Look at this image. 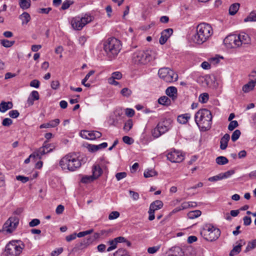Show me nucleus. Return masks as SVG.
<instances>
[{"label":"nucleus","mask_w":256,"mask_h":256,"mask_svg":"<svg viewBox=\"0 0 256 256\" xmlns=\"http://www.w3.org/2000/svg\"><path fill=\"white\" fill-rule=\"evenodd\" d=\"M213 29L210 24L202 22L198 25L196 33L192 37L193 41L198 44H202L212 36Z\"/></svg>","instance_id":"1"},{"label":"nucleus","mask_w":256,"mask_h":256,"mask_svg":"<svg viewBox=\"0 0 256 256\" xmlns=\"http://www.w3.org/2000/svg\"><path fill=\"white\" fill-rule=\"evenodd\" d=\"M211 112L206 108L198 110L194 115V120L200 130L206 132L211 128L212 124Z\"/></svg>","instance_id":"2"},{"label":"nucleus","mask_w":256,"mask_h":256,"mask_svg":"<svg viewBox=\"0 0 256 256\" xmlns=\"http://www.w3.org/2000/svg\"><path fill=\"white\" fill-rule=\"evenodd\" d=\"M82 162L83 158H80L75 154H69L60 160L59 164L64 170L74 172L80 168Z\"/></svg>","instance_id":"3"},{"label":"nucleus","mask_w":256,"mask_h":256,"mask_svg":"<svg viewBox=\"0 0 256 256\" xmlns=\"http://www.w3.org/2000/svg\"><path fill=\"white\" fill-rule=\"evenodd\" d=\"M103 48L109 58H115L120 52L122 44L120 40L115 38H110L106 40L103 44Z\"/></svg>","instance_id":"4"},{"label":"nucleus","mask_w":256,"mask_h":256,"mask_svg":"<svg viewBox=\"0 0 256 256\" xmlns=\"http://www.w3.org/2000/svg\"><path fill=\"white\" fill-rule=\"evenodd\" d=\"M152 52L150 50H138L132 55V62L134 64L144 65L152 60Z\"/></svg>","instance_id":"5"},{"label":"nucleus","mask_w":256,"mask_h":256,"mask_svg":"<svg viewBox=\"0 0 256 256\" xmlns=\"http://www.w3.org/2000/svg\"><path fill=\"white\" fill-rule=\"evenodd\" d=\"M200 234L206 240L212 242L220 237V231L219 228H214L211 224H206L200 231Z\"/></svg>","instance_id":"6"},{"label":"nucleus","mask_w":256,"mask_h":256,"mask_svg":"<svg viewBox=\"0 0 256 256\" xmlns=\"http://www.w3.org/2000/svg\"><path fill=\"white\" fill-rule=\"evenodd\" d=\"M94 19L93 16L85 14L83 16H76L71 20L72 28L76 30H80L88 24Z\"/></svg>","instance_id":"7"},{"label":"nucleus","mask_w":256,"mask_h":256,"mask_svg":"<svg viewBox=\"0 0 256 256\" xmlns=\"http://www.w3.org/2000/svg\"><path fill=\"white\" fill-rule=\"evenodd\" d=\"M158 74L160 78L166 82H176L178 78V75L173 70L168 68H160Z\"/></svg>","instance_id":"8"},{"label":"nucleus","mask_w":256,"mask_h":256,"mask_svg":"<svg viewBox=\"0 0 256 256\" xmlns=\"http://www.w3.org/2000/svg\"><path fill=\"white\" fill-rule=\"evenodd\" d=\"M20 240H12L6 246L5 252L7 256H18L22 252V247L20 246Z\"/></svg>","instance_id":"9"},{"label":"nucleus","mask_w":256,"mask_h":256,"mask_svg":"<svg viewBox=\"0 0 256 256\" xmlns=\"http://www.w3.org/2000/svg\"><path fill=\"white\" fill-rule=\"evenodd\" d=\"M171 128L170 122L169 120H165L158 122L156 126L152 130V136L158 138L162 134L168 131Z\"/></svg>","instance_id":"10"},{"label":"nucleus","mask_w":256,"mask_h":256,"mask_svg":"<svg viewBox=\"0 0 256 256\" xmlns=\"http://www.w3.org/2000/svg\"><path fill=\"white\" fill-rule=\"evenodd\" d=\"M19 223V219L16 216L10 217L4 223L3 230L8 233L13 232Z\"/></svg>","instance_id":"11"},{"label":"nucleus","mask_w":256,"mask_h":256,"mask_svg":"<svg viewBox=\"0 0 256 256\" xmlns=\"http://www.w3.org/2000/svg\"><path fill=\"white\" fill-rule=\"evenodd\" d=\"M167 159L172 162H180L184 158V155L182 152L174 150L166 154Z\"/></svg>","instance_id":"12"},{"label":"nucleus","mask_w":256,"mask_h":256,"mask_svg":"<svg viewBox=\"0 0 256 256\" xmlns=\"http://www.w3.org/2000/svg\"><path fill=\"white\" fill-rule=\"evenodd\" d=\"M224 43L229 48L240 46V42L238 40L237 35L236 34H232L226 36L224 40Z\"/></svg>","instance_id":"13"},{"label":"nucleus","mask_w":256,"mask_h":256,"mask_svg":"<svg viewBox=\"0 0 256 256\" xmlns=\"http://www.w3.org/2000/svg\"><path fill=\"white\" fill-rule=\"evenodd\" d=\"M238 40L240 42V46L242 44H250L251 38L248 34L242 32L237 35Z\"/></svg>","instance_id":"14"},{"label":"nucleus","mask_w":256,"mask_h":256,"mask_svg":"<svg viewBox=\"0 0 256 256\" xmlns=\"http://www.w3.org/2000/svg\"><path fill=\"white\" fill-rule=\"evenodd\" d=\"M173 30L169 28L164 30L161 32V36L159 40V42L161 44H164L170 36L172 34Z\"/></svg>","instance_id":"15"},{"label":"nucleus","mask_w":256,"mask_h":256,"mask_svg":"<svg viewBox=\"0 0 256 256\" xmlns=\"http://www.w3.org/2000/svg\"><path fill=\"white\" fill-rule=\"evenodd\" d=\"M50 150H46L44 146H42L30 154V157H34V158H37L40 160L43 155L50 152Z\"/></svg>","instance_id":"16"},{"label":"nucleus","mask_w":256,"mask_h":256,"mask_svg":"<svg viewBox=\"0 0 256 256\" xmlns=\"http://www.w3.org/2000/svg\"><path fill=\"white\" fill-rule=\"evenodd\" d=\"M60 122V120L58 118H56L54 120L50 121L48 122L44 123L41 124L40 128H55L59 124Z\"/></svg>","instance_id":"17"},{"label":"nucleus","mask_w":256,"mask_h":256,"mask_svg":"<svg viewBox=\"0 0 256 256\" xmlns=\"http://www.w3.org/2000/svg\"><path fill=\"white\" fill-rule=\"evenodd\" d=\"M108 146V144L106 142L98 145L88 144V148L91 152H96L99 150L106 148Z\"/></svg>","instance_id":"18"},{"label":"nucleus","mask_w":256,"mask_h":256,"mask_svg":"<svg viewBox=\"0 0 256 256\" xmlns=\"http://www.w3.org/2000/svg\"><path fill=\"white\" fill-rule=\"evenodd\" d=\"M12 107L13 104L12 102H6L4 101H2L0 103V112H1L4 113L8 110L12 108Z\"/></svg>","instance_id":"19"},{"label":"nucleus","mask_w":256,"mask_h":256,"mask_svg":"<svg viewBox=\"0 0 256 256\" xmlns=\"http://www.w3.org/2000/svg\"><path fill=\"white\" fill-rule=\"evenodd\" d=\"M230 139V136L228 134H226L220 140V148L222 150H224L228 146V144Z\"/></svg>","instance_id":"20"},{"label":"nucleus","mask_w":256,"mask_h":256,"mask_svg":"<svg viewBox=\"0 0 256 256\" xmlns=\"http://www.w3.org/2000/svg\"><path fill=\"white\" fill-rule=\"evenodd\" d=\"M92 176L95 180L98 178L102 174V170L98 164H94L92 168Z\"/></svg>","instance_id":"21"},{"label":"nucleus","mask_w":256,"mask_h":256,"mask_svg":"<svg viewBox=\"0 0 256 256\" xmlns=\"http://www.w3.org/2000/svg\"><path fill=\"white\" fill-rule=\"evenodd\" d=\"M166 94L170 97L173 100L177 98V89L174 86H170L166 90Z\"/></svg>","instance_id":"22"},{"label":"nucleus","mask_w":256,"mask_h":256,"mask_svg":"<svg viewBox=\"0 0 256 256\" xmlns=\"http://www.w3.org/2000/svg\"><path fill=\"white\" fill-rule=\"evenodd\" d=\"M190 117V114L188 113L180 114L178 116L177 120L180 124H186Z\"/></svg>","instance_id":"23"},{"label":"nucleus","mask_w":256,"mask_h":256,"mask_svg":"<svg viewBox=\"0 0 256 256\" xmlns=\"http://www.w3.org/2000/svg\"><path fill=\"white\" fill-rule=\"evenodd\" d=\"M163 206V203L161 200H156L152 202L150 206V210L155 212L156 210L160 209Z\"/></svg>","instance_id":"24"},{"label":"nucleus","mask_w":256,"mask_h":256,"mask_svg":"<svg viewBox=\"0 0 256 256\" xmlns=\"http://www.w3.org/2000/svg\"><path fill=\"white\" fill-rule=\"evenodd\" d=\"M20 19L22 20V25L26 24L30 20V16L27 12H24L19 16Z\"/></svg>","instance_id":"25"},{"label":"nucleus","mask_w":256,"mask_h":256,"mask_svg":"<svg viewBox=\"0 0 256 256\" xmlns=\"http://www.w3.org/2000/svg\"><path fill=\"white\" fill-rule=\"evenodd\" d=\"M256 85V83L250 80L248 83L242 86V90L244 92H248L252 90Z\"/></svg>","instance_id":"26"},{"label":"nucleus","mask_w":256,"mask_h":256,"mask_svg":"<svg viewBox=\"0 0 256 256\" xmlns=\"http://www.w3.org/2000/svg\"><path fill=\"white\" fill-rule=\"evenodd\" d=\"M88 140H91L100 138L102 135L100 132L96 130L88 131Z\"/></svg>","instance_id":"27"},{"label":"nucleus","mask_w":256,"mask_h":256,"mask_svg":"<svg viewBox=\"0 0 256 256\" xmlns=\"http://www.w3.org/2000/svg\"><path fill=\"white\" fill-rule=\"evenodd\" d=\"M240 4L238 3H234L232 4L229 8V14L234 16L238 12Z\"/></svg>","instance_id":"28"},{"label":"nucleus","mask_w":256,"mask_h":256,"mask_svg":"<svg viewBox=\"0 0 256 256\" xmlns=\"http://www.w3.org/2000/svg\"><path fill=\"white\" fill-rule=\"evenodd\" d=\"M244 22H256V10H253L244 19Z\"/></svg>","instance_id":"29"},{"label":"nucleus","mask_w":256,"mask_h":256,"mask_svg":"<svg viewBox=\"0 0 256 256\" xmlns=\"http://www.w3.org/2000/svg\"><path fill=\"white\" fill-rule=\"evenodd\" d=\"M88 245L84 240L81 242L78 243L76 244L75 246L73 248V252H76L78 250H82L87 248Z\"/></svg>","instance_id":"30"},{"label":"nucleus","mask_w":256,"mask_h":256,"mask_svg":"<svg viewBox=\"0 0 256 256\" xmlns=\"http://www.w3.org/2000/svg\"><path fill=\"white\" fill-rule=\"evenodd\" d=\"M19 5L22 10H26L30 6V0H19Z\"/></svg>","instance_id":"31"},{"label":"nucleus","mask_w":256,"mask_h":256,"mask_svg":"<svg viewBox=\"0 0 256 256\" xmlns=\"http://www.w3.org/2000/svg\"><path fill=\"white\" fill-rule=\"evenodd\" d=\"M158 102L160 104L164 106H169L171 104L170 100L166 96H161L158 98Z\"/></svg>","instance_id":"32"},{"label":"nucleus","mask_w":256,"mask_h":256,"mask_svg":"<svg viewBox=\"0 0 256 256\" xmlns=\"http://www.w3.org/2000/svg\"><path fill=\"white\" fill-rule=\"evenodd\" d=\"M201 214V211L199 210H195L190 212L188 214V216L190 219H194L200 216Z\"/></svg>","instance_id":"33"},{"label":"nucleus","mask_w":256,"mask_h":256,"mask_svg":"<svg viewBox=\"0 0 256 256\" xmlns=\"http://www.w3.org/2000/svg\"><path fill=\"white\" fill-rule=\"evenodd\" d=\"M216 162L218 165H224L228 162V160L225 156H219L216 158Z\"/></svg>","instance_id":"34"},{"label":"nucleus","mask_w":256,"mask_h":256,"mask_svg":"<svg viewBox=\"0 0 256 256\" xmlns=\"http://www.w3.org/2000/svg\"><path fill=\"white\" fill-rule=\"evenodd\" d=\"M242 245L238 244L235 246L232 250L230 252L229 254L230 256H234L240 252L242 250Z\"/></svg>","instance_id":"35"},{"label":"nucleus","mask_w":256,"mask_h":256,"mask_svg":"<svg viewBox=\"0 0 256 256\" xmlns=\"http://www.w3.org/2000/svg\"><path fill=\"white\" fill-rule=\"evenodd\" d=\"M158 174V172L152 169H148L144 172V175L146 178H150Z\"/></svg>","instance_id":"36"},{"label":"nucleus","mask_w":256,"mask_h":256,"mask_svg":"<svg viewBox=\"0 0 256 256\" xmlns=\"http://www.w3.org/2000/svg\"><path fill=\"white\" fill-rule=\"evenodd\" d=\"M108 122L110 126H116L118 124V116L116 115L110 116Z\"/></svg>","instance_id":"37"},{"label":"nucleus","mask_w":256,"mask_h":256,"mask_svg":"<svg viewBox=\"0 0 256 256\" xmlns=\"http://www.w3.org/2000/svg\"><path fill=\"white\" fill-rule=\"evenodd\" d=\"M256 248V240H253L252 242H249L248 244V245L246 247V250H244L245 252H247L254 248Z\"/></svg>","instance_id":"38"},{"label":"nucleus","mask_w":256,"mask_h":256,"mask_svg":"<svg viewBox=\"0 0 256 256\" xmlns=\"http://www.w3.org/2000/svg\"><path fill=\"white\" fill-rule=\"evenodd\" d=\"M95 179L92 176H84L81 179V182L84 184L90 183L93 182Z\"/></svg>","instance_id":"39"},{"label":"nucleus","mask_w":256,"mask_h":256,"mask_svg":"<svg viewBox=\"0 0 256 256\" xmlns=\"http://www.w3.org/2000/svg\"><path fill=\"white\" fill-rule=\"evenodd\" d=\"M14 43V41H10L9 40L4 39L0 41L1 44L5 48H10L12 46Z\"/></svg>","instance_id":"40"},{"label":"nucleus","mask_w":256,"mask_h":256,"mask_svg":"<svg viewBox=\"0 0 256 256\" xmlns=\"http://www.w3.org/2000/svg\"><path fill=\"white\" fill-rule=\"evenodd\" d=\"M132 121L130 119L125 122L123 129L124 131L128 132L132 128Z\"/></svg>","instance_id":"41"},{"label":"nucleus","mask_w":256,"mask_h":256,"mask_svg":"<svg viewBox=\"0 0 256 256\" xmlns=\"http://www.w3.org/2000/svg\"><path fill=\"white\" fill-rule=\"evenodd\" d=\"M240 134L241 132L239 130H235L232 135V140L233 142H235L239 138Z\"/></svg>","instance_id":"42"},{"label":"nucleus","mask_w":256,"mask_h":256,"mask_svg":"<svg viewBox=\"0 0 256 256\" xmlns=\"http://www.w3.org/2000/svg\"><path fill=\"white\" fill-rule=\"evenodd\" d=\"M209 96L207 93H203L199 96V101L202 104L206 103L208 100Z\"/></svg>","instance_id":"43"},{"label":"nucleus","mask_w":256,"mask_h":256,"mask_svg":"<svg viewBox=\"0 0 256 256\" xmlns=\"http://www.w3.org/2000/svg\"><path fill=\"white\" fill-rule=\"evenodd\" d=\"M235 173V170H229L225 172L220 173L222 176V180L230 178L231 176Z\"/></svg>","instance_id":"44"},{"label":"nucleus","mask_w":256,"mask_h":256,"mask_svg":"<svg viewBox=\"0 0 256 256\" xmlns=\"http://www.w3.org/2000/svg\"><path fill=\"white\" fill-rule=\"evenodd\" d=\"M120 94L128 98L132 94V92L130 89L127 88H124L121 90Z\"/></svg>","instance_id":"45"},{"label":"nucleus","mask_w":256,"mask_h":256,"mask_svg":"<svg viewBox=\"0 0 256 256\" xmlns=\"http://www.w3.org/2000/svg\"><path fill=\"white\" fill-rule=\"evenodd\" d=\"M42 146L46 150H51L50 152H52L55 148V146L54 144H48L46 142H45L44 143Z\"/></svg>","instance_id":"46"},{"label":"nucleus","mask_w":256,"mask_h":256,"mask_svg":"<svg viewBox=\"0 0 256 256\" xmlns=\"http://www.w3.org/2000/svg\"><path fill=\"white\" fill-rule=\"evenodd\" d=\"M238 126V124L236 120H232L228 124V130L232 131Z\"/></svg>","instance_id":"47"},{"label":"nucleus","mask_w":256,"mask_h":256,"mask_svg":"<svg viewBox=\"0 0 256 256\" xmlns=\"http://www.w3.org/2000/svg\"><path fill=\"white\" fill-rule=\"evenodd\" d=\"M193 204L196 205V202H184L182 204L180 207L182 210L188 208L191 206H193Z\"/></svg>","instance_id":"48"},{"label":"nucleus","mask_w":256,"mask_h":256,"mask_svg":"<svg viewBox=\"0 0 256 256\" xmlns=\"http://www.w3.org/2000/svg\"><path fill=\"white\" fill-rule=\"evenodd\" d=\"M222 178L221 176L220 173L216 176H214L212 177H210L208 178V180L211 182H216L218 180H222Z\"/></svg>","instance_id":"49"},{"label":"nucleus","mask_w":256,"mask_h":256,"mask_svg":"<svg viewBox=\"0 0 256 256\" xmlns=\"http://www.w3.org/2000/svg\"><path fill=\"white\" fill-rule=\"evenodd\" d=\"M8 115L10 118H16L19 116L20 113L17 110H12L9 112Z\"/></svg>","instance_id":"50"},{"label":"nucleus","mask_w":256,"mask_h":256,"mask_svg":"<svg viewBox=\"0 0 256 256\" xmlns=\"http://www.w3.org/2000/svg\"><path fill=\"white\" fill-rule=\"evenodd\" d=\"M119 216L120 213L118 212H112L108 216V219L110 220H114L119 217Z\"/></svg>","instance_id":"51"},{"label":"nucleus","mask_w":256,"mask_h":256,"mask_svg":"<svg viewBox=\"0 0 256 256\" xmlns=\"http://www.w3.org/2000/svg\"><path fill=\"white\" fill-rule=\"evenodd\" d=\"M12 124V120L10 118H5L2 122V124L4 126H9Z\"/></svg>","instance_id":"52"},{"label":"nucleus","mask_w":256,"mask_h":256,"mask_svg":"<svg viewBox=\"0 0 256 256\" xmlns=\"http://www.w3.org/2000/svg\"><path fill=\"white\" fill-rule=\"evenodd\" d=\"M127 176V174L126 172H118L116 174V178L117 180H120L122 179L126 178Z\"/></svg>","instance_id":"53"},{"label":"nucleus","mask_w":256,"mask_h":256,"mask_svg":"<svg viewBox=\"0 0 256 256\" xmlns=\"http://www.w3.org/2000/svg\"><path fill=\"white\" fill-rule=\"evenodd\" d=\"M116 80H120L122 78V74L119 72H116L112 74L110 77Z\"/></svg>","instance_id":"54"},{"label":"nucleus","mask_w":256,"mask_h":256,"mask_svg":"<svg viewBox=\"0 0 256 256\" xmlns=\"http://www.w3.org/2000/svg\"><path fill=\"white\" fill-rule=\"evenodd\" d=\"M72 4V2H70V0H66L62 4L61 9L62 10H66L70 7V5Z\"/></svg>","instance_id":"55"},{"label":"nucleus","mask_w":256,"mask_h":256,"mask_svg":"<svg viewBox=\"0 0 256 256\" xmlns=\"http://www.w3.org/2000/svg\"><path fill=\"white\" fill-rule=\"evenodd\" d=\"M16 179L18 180L21 181L22 183H26L29 180V178L22 176H16Z\"/></svg>","instance_id":"56"},{"label":"nucleus","mask_w":256,"mask_h":256,"mask_svg":"<svg viewBox=\"0 0 256 256\" xmlns=\"http://www.w3.org/2000/svg\"><path fill=\"white\" fill-rule=\"evenodd\" d=\"M40 224V220L38 219L34 218L32 220L29 222V226L30 227H34Z\"/></svg>","instance_id":"57"},{"label":"nucleus","mask_w":256,"mask_h":256,"mask_svg":"<svg viewBox=\"0 0 256 256\" xmlns=\"http://www.w3.org/2000/svg\"><path fill=\"white\" fill-rule=\"evenodd\" d=\"M52 10L51 8H40L38 10V12L39 14H48Z\"/></svg>","instance_id":"58"},{"label":"nucleus","mask_w":256,"mask_h":256,"mask_svg":"<svg viewBox=\"0 0 256 256\" xmlns=\"http://www.w3.org/2000/svg\"><path fill=\"white\" fill-rule=\"evenodd\" d=\"M30 96L32 97L33 99L36 100H38L40 98L39 94L38 92L36 90L32 91L30 93Z\"/></svg>","instance_id":"59"},{"label":"nucleus","mask_w":256,"mask_h":256,"mask_svg":"<svg viewBox=\"0 0 256 256\" xmlns=\"http://www.w3.org/2000/svg\"><path fill=\"white\" fill-rule=\"evenodd\" d=\"M126 251L122 248L118 249L116 252L114 254V256H117L118 255H120L122 256L126 254Z\"/></svg>","instance_id":"60"},{"label":"nucleus","mask_w":256,"mask_h":256,"mask_svg":"<svg viewBox=\"0 0 256 256\" xmlns=\"http://www.w3.org/2000/svg\"><path fill=\"white\" fill-rule=\"evenodd\" d=\"M129 193L134 200H138L140 198L139 194L136 192L132 190H130Z\"/></svg>","instance_id":"61"},{"label":"nucleus","mask_w":256,"mask_h":256,"mask_svg":"<svg viewBox=\"0 0 256 256\" xmlns=\"http://www.w3.org/2000/svg\"><path fill=\"white\" fill-rule=\"evenodd\" d=\"M244 224L246 226H248L252 222V220L250 217L248 216H245L243 218Z\"/></svg>","instance_id":"62"},{"label":"nucleus","mask_w":256,"mask_h":256,"mask_svg":"<svg viewBox=\"0 0 256 256\" xmlns=\"http://www.w3.org/2000/svg\"><path fill=\"white\" fill-rule=\"evenodd\" d=\"M122 140L124 143L128 144H131L133 142L132 138L128 136H124L122 138Z\"/></svg>","instance_id":"63"},{"label":"nucleus","mask_w":256,"mask_h":256,"mask_svg":"<svg viewBox=\"0 0 256 256\" xmlns=\"http://www.w3.org/2000/svg\"><path fill=\"white\" fill-rule=\"evenodd\" d=\"M250 80L252 81L253 82L256 83V72L252 71L251 73L249 74Z\"/></svg>","instance_id":"64"}]
</instances>
